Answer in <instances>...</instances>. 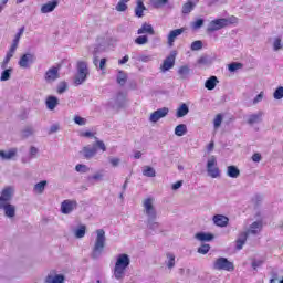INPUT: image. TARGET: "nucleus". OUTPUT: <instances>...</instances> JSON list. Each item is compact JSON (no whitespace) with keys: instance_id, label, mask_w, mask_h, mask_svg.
Here are the masks:
<instances>
[{"instance_id":"f257e3e1","label":"nucleus","mask_w":283,"mask_h":283,"mask_svg":"<svg viewBox=\"0 0 283 283\" xmlns=\"http://www.w3.org/2000/svg\"><path fill=\"white\" fill-rule=\"evenodd\" d=\"M132 263V260L129 259V255L127 254H119L117 256L115 268H114V276L116 280H123L125 277V271H127V268Z\"/></svg>"},{"instance_id":"f03ea898","label":"nucleus","mask_w":283,"mask_h":283,"mask_svg":"<svg viewBox=\"0 0 283 283\" xmlns=\"http://www.w3.org/2000/svg\"><path fill=\"white\" fill-rule=\"evenodd\" d=\"M96 233L97 235L91 254V258H93V260H98V258L103 255V251H105V230L98 229Z\"/></svg>"},{"instance_id":"7ed1b4c3","label":"nucleus","mask_w":283,"mask_h":283,"mask_svg":"<svg viewBox=\"0 0 283 283\" xmlns=\"http://www.w3.org/2000/svg\"><path fill=\"white\" fill-rule=\"evenodd\" d=\"M90 76V67L87 62L78 61L76 64V74L74 76V85H83Z\"/></svg>"},{"instance_id":"20e7f679","label":"nucleus","mask_w":283,"mask_h":283,"mask_svg":"<svg viewBox=\"0 0 283 283\" xmlns=\"http://www.w3.org/2000/svg\"><path fill=\"white\" fill-rule=\"evenodd\" d=\"M21 36H22L21 33L15 34L10 49L8 50L3 61L1 62V70H6V67H8L14 54H17V49L19 48V42L21 41Z\"/></svg>"},{"instance_id":"39448f33","label":"nucleus","mask_w":283,"mask_h":283,"mask_svg":"<svg viewBox=\"0 0 283 283\" xmlns=\"http://www.w3.org/2000/svg\"><path fill=\"white\" fill-rule=\"evenodd\" d=\"M212 269L214 271H235V265H233V262L227 260L224 256H220L213 262Z\"/></svg>"},{"instance_id":"423d86ee","label":"nucleus","mask_w":283,"mask_h":283,"mask_svg":"<svg viewBox=\"0 0 283 283\" xmlns=\"http://www.w3.org/2000/svg\"><path fill=\"white\" fill-rule=\"evenodd\" d=\"M228 25H231V22L227 18L216 19L209 22L207 27V32H218V30L228 28Z\"/></svg>"},{"instance_id":"0eeeda50","label":"nucleus","mask_w":283,"mask_h":283,"mask_svg":"<svg viewBox=\"0 0 283 283\" xmlns=\"http://www.w3.org/2000/svg\"><path fill=\"white\" fill-rule=\"evenodd\" d=\"M36 62V55L34 53L28 52L20 56V60L18 61L19 67L22 70H30L32 65Z\"/></svg>"},{"instance_id":"6e6552de","label":"nucleus","mask_w":283,"mask_h":283,"mask_svg":"<svg viewBox=\"0 0 283 283\" xmlns=\"http://www.w3.org/2000/svg\"><path fill=\"white\" fill-rule=\"evenodd\" d=\"M143 207L145 209V213L147 218L150 220H156L158 214L156 212V208L154 207V199L153 198L145 199Z\"/></svg>"},{"instance_id":"1a4fd4ad","label":"nucleus","mask_w":283,"mask_h":283,"mask_svg":"<svg viewBox=\"0 0 283 283\" xmlns=\"http://www.w3.org/2000/svg\"><path fill=\"white\" fill-rule=\"evenodd\" d=\"M14 196V188L12 186H8L2 189L0 192V206L10 205L12 198Z\"/></svg>"},{"instance_id":"9d476101","label":"nucleus","mask_w":283,"mask_h":283,"mask_svg":"<svg viewBox=\"0 0 283 283\" xmlns=\"http://www.w3.org/2000/svg\"><path fill=\"white\" fill-rule=\"evenodd\" d=\"M218 160H216V157H211L208 159L207 163V172L210 176V178H218L220 176V169L217 167Z\"/></svg>"},{"instance_id":"9b49d317","label":"nucleus","mask_w":283,"mask_h":283,"mask_svg":"<svg viewBox=\"0 0 283 283\" xmlns=\"http://www.w3.org/2000/svg\"><path fill=\"white\" fill-rule=\"evenodd\" d=\"M76 207H78V202H76V200L66 199L61 203V212L67 216L72 213Z\"/></svg>"},{"instance_id":"f8f14e48","label":"nucleus","mask_w":283,"mask_h":283,"mask_svg":"<svg viewBox=\"0 0 283 283\" xmlns=\"http://www.w3.org/2000/svg\"><path fill=\"white\" fill-rule=\"evenodd\" d=\"M176 65V51H172L170 55H168L160 67L161 72H169L171 67Z\"/></svg>"},{"instance_id":"ddd939ff","label":"nucleus","mask_w":283,"mask_h":283,"mask_svg":"<svg viewBox=\"0 0 283 283\" xmlns=\"http://www.w3.org/2000/svg\"><path fill=\"white\" fill-rule=\"evenodd\" d=\"M168 114L169 109L167 107L158 108L150 114L149 120L150 123H158L160 118H165Z\"/></svg>"},{"instance_id":"4468645a","label":"nucleus","mask_w":283,"mask_h":283,"mask_svg":"<svg viewBox=\"0 0 283 283\" xmlns=\"http://www.w3.org/2000/svg\"><path fill=\"white\" fill-rule=\"evenodd\" d=\"M60 74H59V67L57 66H52L51 69H49L45 74H44V81H46V83H54V81H57V78H60Z\"/></svg>"},{"instance_id":"2eb2a0df","label":"nucleus","mask_w":283,"mask_h":283,"mask_svg":"<svg viewBox=\"0 0 283 283\" xmlns=\"http://www.w3.org/2000/svg\"><path fill=\"white\" fill-rule=\"evenodd\" d=\"M0 210L3 211L6 218L12 219L17 216V207L12 203L0 206Z\"/></svg>"},{"instance_id":"dca6fc26","label":"nucleus","mask_w":283,"mask_h":283,"mask_svg":"<svg viewBox=\"0 0 283 283\" xmlns=\"http://www.w3.org/2000/svg\"><path fill=\"white\" fill-rule=\"evenodd\" d=\"M184 33H185V28L175 29L170 31L167 38V43L169 48H174V43H176V40L178 39V36H180V34H184Z\"/></svg>"},{"instance_id":"f3484780","label":"nucleus","mask_w":283,"mask_h":283,"mask_svg":"<svg viewBox=\"0 0 283 283\" xmlns=\"http://www.w3.org/2000/svg\"><path fill=\"white\" fill-rule=\"evenodd\" d=\"M57 7L59 0H52L41 7V12L42 14H49V12H54V10H56Z\"/></svg>"},{"instance_id":"a211bd4d","label":"nucleus","mask_w":283,"mask_h":283,"mask_svg":"<svg viewBox=\"0 0 283 283\" xmlns=\"http://www.w3.org/2000/svg\"><path fill=\"white\" fill-rule=\"evenodd\" d=\"M212 222L216 224V227L224 228L229 224V217L224 214H216L212 218Z\"/></svg>"},{"instance_id":"6ab92c4d","label":"nucleus","mask_w":283,"mask_h":283,"mask_svg":"<svg viewBox=\"0 0 283 283\" xmlns=\"http://www.w3.org/2000/svg\"><path fill=\"white\" fill-rule=\"evenodd\" d=\"M96 151H98L96 146H85L83 147L81 154L84 156V158H86V160H90V158H94V156H96Z\"/></svg>"},{"instance_id":"aec40b11","label":"nucleus","mask_w":283,"mask_h":283,"mask_svg":"<svg viewBox=\"0 0 283 283\" xmlns=\"http://www.w3.org/2000/svg\"><path fill=\"white\" fill-rule=\"evenodd\" d=\"M262 116H264V112L259 111L258 113L251 114L248 116V125H258L262 122Z\"/></svg>"},{"instance_id":"412c9836","label":"nucleus","mask_w":283,"mask_h":283,"mask_svg":"<svg viewBox=\"0 0 283 283\" xmlns=\"http://www.w3.org/2000/svg\"><path fill=\"white\" fill-rule=\"evenodd\" d=\"M249 238V233L241 232L235 240V249L237 251H242L243 247L247 244V239Z\"/></svg>"},{"instance_id":"4be33fe9","label":"nucleus","mask_w":283,"mask_h":283,"mask_svg":"<svg viewBox=\"0 0 283 283\" xmlns=\"http://www.w3.org/2000/svg\"><path fill=\"white\" fill-rule=\"evenodd\" d=\"M137 34H149L150 36H154V34H156V31L154 30V27H151V24L145 22L142 24V28L137 30Z\"/></svg>"},{"instance_id":"5701e85b","label":"nucleus","mask_w":283,"mask_h":283,"mask_svg":"<svg viewBox=\"0 0 283 283\" xmlns=\"http://www.w3.org/2000/svg\"><path fill=\"white\" fill-rule=\"evenodd\" d=\"M126 101H127V95L123 92H119L116 95L115 105H113V107L120 109V107H125Z\"/></svg>"},{"instance_id":"b1692460","label":"nucleus","mask_w":283,"mask_h":283,"mask_svg":"<svg viewBox=\"0 0 283 283\" xmlns=\"http://www.w3.org/2000/svg\"><path fill=\"white\" fill-rule=\"evenodd\" d=\"M156 219H148L147 220V228L154 233H163V227L159 222L155 221Z\"/></svg>"},{"instance_id":"393cba45","label":"nucleus","mask_w":283,"mask_h":283,"mask_svg":"<svg viewBox=\"0 0 283 283\" xmlns=\"http://www.w3.org/2000/svg\"><path fill=\"white\" fill-rule=\"evenodd\" d=\"M196 6H198V2H193L192 0H188L182 6V9H181L182 14H191V12H193V10H196Z\"/></svg>"},{"instance_id":"a878e982","label":"nucleus","mask_w":283,"mask_h":283,"mask_svg":"<svg viewBox=\"0 0 283 283\" xmlns=\"http://www.w3.org/2000/svg\"><path fill=\"white\" fill-rule=\"evenodd\" d=\"M213 238V234L208 232H198L195 234V239L198 240L199 242H211Z\"/></svg>"},{"instance_id":"bb28decb","label":"nucleus","mask_w":283,"mask_h":283,"mask_svg":"<svg viewBox=\"0 0 283 283\" xmlns=\"http://www.w3.org/2000/svg\"><path fill=\"white\" fill-rule=\"evenodd\" d=\"M45 105L50 112H53V109H56V106L59 105V97L56 96H49L45 101Z\"/></svg>"},{"instance_id":"cd10ccee","label":"nucleus","mask_w":283,"mask_h":283,"mask_svg":"<svg viewBox=\"0 0 283 283\" xmlns=\"http://www.w3.org/2000/svg\"><path fill=\"white\" fill-rule=\"evenodd\" d=\"M17 148H11L8 151L0 150V158H2V160H12V158L17 156Z\"/></svg>"},{"instance_id":"c85d7f7f","label":"nucleus","mask_w":283,"mask_h":283,"mask_svg":"<svg viewBox=\"0 0 283 283\" xmlns=\"http://www.w3.org/2000/svg\"><path fill=\"white\" fill-rule=\"evenodd\" d=\"M218 83H220V81H218V77L216 75H212L205 82V87L206 90L212 91L216 90V85H218Z\"/></svg>"},{"instance_id":"c756f323","label":"nucleus","mask_w":283,"mask_h":283,"mask_svg":"<svg viewBox=\"0 0 283 283\" xmlns=\"http://www.w3.org/2000/svg\"><path fill=\"white\" fill-rule=\"evenodd\" d=\"M2 70L3 71L1 73L0 81L1 82L10 81V78L12 77V72H14V70L12 67L8 69V64H7V67Z\"/></svg>"},{"instance_id":"7c9ffc66","label":"nucleus","mask_w":283,"mask_h":283,"mask_svg":"<svg viewBox=\"0 0 283 283\" xmlns=\"http://www.w3.org/2000/svg\"><path fill=\"white\" fill-rule=\"evenodd\" d=\"M145 10H147V8H145V3H143V1H138L135 8V17L143 19Z\"/></svg>"},{"instance_id":"2f4dec72","label":"nucleus","mask_w":283,"mask_h":283,"mask_svg":"<svg viewBox=\"0 0 283 283\" xmlns=\"http://www.w3.org/2000/svg\"><path fill=\"white\" fill-rule=\"evenodd\" d=\"M227 176L229 178H240V169L237 166H228Z\"/></svg>"},{"instance_id":"473e14b6","label":"nucleus","mask_w":283,"mask_h":283,"mask_svg":"<svg viewBox=\"0 0 283 283\" xmlns=\"http://www.w3.org/2000/svg\"><path fill=\"white\" fill-rule=\"evenodd\" d=\"M191 72V69L187 65H182L178 69L177 74H179L180 78L186 80L189 78V74Z\"/></svg>"},{"instance_id":"72a5a7b5","label":"nucleus","mask_w":283,"mask_h":283,"mask_svg":"<svg viewBox=\"0 0 283 283\" xmlns=\"http://www.w3.org/2000/svg\"><path fill=\"white\" fill-rule=\"evenodd\" d=\"M166 258V266H168V269H174L176 266V255L171 252H167Z\"/></svg>"},{"instance_id":"f704fd0d","label":"nucleus","mask_w":283,"mask_h":283,"mask_svg":"<svg viewBox=\"0 0 283 283\" xmlns=\"http://www.w3.org/2000/svg\"><path fill=\"white\" fill-rule=\"evenodd\" d=\"M65 282V276L63 274H56L55 276L49 275L46 277V283H63Z\"/></svg>"},{"instance_id":"c9c22d12","label":"nucleus","mask_w":283,"mask_h":283,"mask_svg":"<svg viewBox=\"0 0 283 283\" xmlns=\"http://www.w3.org/2000/svg\"><path fill=\"white\" fill-rule=\"evenodd\" d=\"M189 114V106L187 104H181L180 107L177 109V118H184Z\"/></svg>"},{"instance_id":"e433bc0d","label":"nucleus","mask_w":283,"mask_h":283,"mask_svg":"<svg viewBox=\"0 0 283 283\" xmlns=\"http://www.w3.org/2000/svg\"><path fill=\"white\" fill-rule=\"evenodd\" d=\"M35 132L36 130L33 128V126H25L22 129V138H30V136H34Z\"/></svg>"},{"instance_id":"4c0bfd02","label":"nucleus","mask_w":283,"mask_h":283,"mask_svg":"<svg viewBox=\"0 0 283 283\" xmlns=\"http://www.w3.org/2000/svg\"><path fill=\"white\" fill-rule=\"evenodd\" d=\"M46 186H48V181L42 180V181L35 184L33 191H35V193H43V191H45Z\"/></svg>"},{"instance_id":"58836bf2","label":"nucleus","mask_w":283,"mask_h":283,"mask_svg":"<svg viewBox=\"0 0 283 283\" xmlns=\"http://www.w3.org/2000/svg\"><path fill=\"white\" fill-rule=\"evenodd\" d=\"M262 229V221H254L251 226H250V233H252L253 235H255L259 231H261Z\"/></svg>"},{"instance_id":"ea45409f","label":"nucleus","mask_w":283,"mask_h":283,"mask_svg":"<svg viewBox=\"0 0 283 283\" xmlns=\"http://www.w3.org/2000/svg\"><path fill=\"white\" fill-rule=\"evenodd\" d=\"M143 175L146 176V178H156V170L150 166H146L143 169Z\"/></svg>"},{"instance_id":"a19ab883","label":"nucleus","mask_w":283,"mask_h":283,"mask_svg":"<svg viewBox=\"0 0 283 283\" xmlns=\"http://www.w3.org/2000/svg\"><path fill=\"white\" fill-rule=\"evenodd\" d=\"M187 134V125L185 124H179L175 128V136H185Z\"/></svg>"},{"instance_id":"79ce46f5","label":"nucleus","mask_w":283,"mask_h":283,"mask_svg":"<svg viewBox=\"0 0 283 283\" xmlns=\"http://www.w3.org/2000/svg\"><path fill=\"white\" fill-rule=\"evenodd\" d=\"M153 8H163L169 3V0H149Z\"/></svg>"},{"instance_id":"37998d69","label":"nucleus","mask_w":283,"mask_h":283,"mask_svg":"<svg viewBox=\"0 0 283 283\" xmlns=\"http://www.w3.org/2000/svg\"><path fill=\"white\" fill-rule=\"evenodd\" d=\"M149 43V36L147 35H139L135 39L136 45H147Z\"/></svg>"},{"instance_id":"c03bdc74","label":"nucleus","mask_w":283,"mask_h":283,"mask_svg":"<svg viewBox=\"0 0 283 283\" xmlns=\"http://www.w3.org/2000/svg\"><path fill=\"white\" fill-rule=\"evenodd\" d=\"M103 48L101 45L95 46L94 52H93V63L95 67H98L99 62H98V52H101Z\"/></svg>"},{"instance_id":"a18cd8bd","label":"nucleus","mask_w":283,"mask_h":283,"mask_svg":"<svg viewBox=\"0 0 283 283\" xmlns=\"http://www.w3.org/2000/svg\"><path fill=\"white\" fill-rule=\"evenodd\" d=\"M117 83H118V85H125V83H127V74H125V72H123V71L118 72Z\"/></svg>"},{"instance_id":"49530a36","label":"nucleus","mask_w":283,"mask_h":283,"mask_svg":"<svg viewBox=\"0 0 283 283\" xmlns=\"http://www.w3.org/2000/svg\"><path fill=\"white\" fill-rule=\"evenodd\" d=\"M205 25V19L199 18L196 21L191 22V29L192 30H200Z\"/></svg>"},{"instance_id":"de8ad7c7","label":"nucleus","mask_w":283,"mask_h":283,"mask_svg":"<svg viewBox=\"0 0 283 283\" xmlns=\"http://www.w3.org/2000/svg\"><path fill=\"white\" fill-rule=\"evenodd\" d=\"M209 251H211V245H209L207 243H205L198 248V253H200L201 255H207V253H209Z\"/></svg>"},{"instance_id":"09e8293b","label":"nucleus","mask_w":283,"mask_h":283,"mask_svg":"<svg viewBox=\"0 0 283 283\" xmlns=\"http://www.w3.org/2000/svg\"><path fill=\"white\" fill-rule=\"evenodd\" d=\"M85 231H86V228L85 226H80L76 230H75V238H85Z\"/></svg>"},{"instance_id":"8fccbe9b","label":"nucleus","mask_w":283,"mask_h":283,"mask_svg":"<svg viewBox=\"0 0 283 283\" xmlns=\"http://www.w3.org/2000/svg\"><path fill=\"white\" fill-rule=\"evenodd\" d=\"M75 171H77L78 174H87V171H90V167L83 164H77L75 166Z\"/></svg>"},{"instance_id":"3c124183","label":"nucleus","mask_w":283,"mask_h":283,"mask_svg":"<svg viewBox=\"0 0 283 283\" xmlns=\"http://www.w3.org/2000/svg\"><path fill=\"white\" fill-rule=\"evenodd\" d=\"M201 48H202V41L197 40L191 43L190 50H192V52H198Z\"/></svg>"},{"instance_id":"603ef678","label":"nucleus","mask_w":283,"mask_h":283,"mask_svg":"<svg viewBox=\"0 0 283 283\" xmlns=\"http://www.w3.org/2000/svg\"><path fill=\"white\" fill-rule=\"evenodd\" d=\"M273 50L274 52H277L279 50H282V39L275 38L273 41Z\"/></svg>"},{"instance_id":"864d4df0","label":"nucleus","mask_w":283,"mask_h":283,"mask_svg":"<svg viewBox=\"0 0 283 283\" xmlns=\"http://www.w3.org/2000/svg\"><path fill=\"white\" fill-rule=\"evenodd\" d=\"M67 92V82H60L57 85V94H64Z\"/></svg>"},{"instance_id":"5fc2aeb1","label":"nucleus","mask_w":283,"mask_h":283,"mask_svg":"<svg viewBox=\"0 0 283 283\" xmlns=\"http://www.w3.org/2000/svg\"><path fill=\"white\" fill-rule=\"evenodd\" d=\"M274 98L276 101H282V98H283V87L282 86H280L279 88L275 90Z\"/></svg>"},{"instance_id":"6e6d98bb","label":"nucleus","mask_w":283,"mask_h":283,"mask_svg":"<svg viewBox=\"0 0 283 283\" xmlns=\"http://www.w3.org/2000/svg\"><path fill=\"white\" fill-rule=\"evenodd\" d=\"M222 125V114H218L213 120L214 129H218Z\"/></svg>"},{"instance_id":"4d7b16f0","label":"nucleus","mask_w":283,"mask_h":283,"mask_svg":"<svg viewBox=\"0 0 283 283\" xmlns=\"http://www.w3.org/2000/svg\"><path fill=\"white\" fill-rule=\"evenodd\" d=\"M242 67V64L233 62L229 64L228 70L229 72H237V70H240Z\"/></svg>"},{"instance_id":"13d9d810","label":"nucleus","mask_w":283,"mask_h":283,"mask_svg":"<svg viewBox=\"0 0 283 283\" xmlns=\"http://www.w3.org/2000/svg\"><path fill=\"white\" fill-rule=\"evenodd\" d=\"M115 10H117V12H125L127 10V4L125 2L119 1L116 4Z\"/></svg>"},{"instance_id":"bf43d9fd","label":"nucleus","mask_w":283,"mask_h":283,"mask_svg":"<svg viewBox=\"0 0 283 283\" xmlns=\"http://www.w3.org/2000/svg\"><path fill=\"white\" fill-rule=\"evenodd\" d=\"M74 123H75L76 125L83 126V125H86L87 119H85V118H83V117H81V116H75V117H74Z\"/></svg>"},{"instance_id":"052dcab7","label":"nucleus","mask_w":283,"mask_h":283,"mask_svg":"<svg viewBox=\"0 0 283 283\" xmlns=\"http://www.w3.org/2000/svg\"><path fill=\"white\" fill-rule=\"evenodd\" d=\"M262 264H264V261H262V260H253L252 261V269L254 271H258V269H260V266H262Z\"/></svg>"},{"instance_id":"680f3d73","label":"nucleus","mask_w":283,"mask_h":283,"mask_svg":"<svg viewBox=\"0 0 283 283\" xmlns=\"http://www.w3.org/2000/svg\"><path fill=\"white\" fill-rule=\"evenodd\" d=\"M138 61H142V63H149V61H154V56H151V55H140Z\"/></svg>"},{"instance_id":"e2e57ef3","label":"nucleus","mask_w":283,"mask_h":283,"mask_svg":"<svg viewBox=\"0 0 283 283\" xmlns=\"http://www.w3.org/2000/svg\"><path fill=\"white\" fill-rule=\"evenodd\" d=\"M264 98V92H261L259 95H256L253 99V105H258V103H262Z\"/></svg>"},{"instance_id":"0e129e2a","label":"nucleus","mask_w":283,"mask_h":283,"mask_svg":"<svg viewBox=\"0 0 283 283\" xmlns=\"http://www.w3.org/2000/svg\"><path fill=\"white\" fill-rule=\"evenodd\" d=\"M108 160H109L112 167H118V165H120V159L119 158L111 157Z\"/></svg>"},{"instance_id":"69168bd1","label":"nucleus","mask_w":283,"mask_h":283,"mask_svg":"<svg viewBox=\"0 0 283 283\" xmlns=\"http://www.w3.org/2000/svg\"><path fill=\"white\" fill-rule=\"evenodd\" d=\"M36 154H39V148L34 147V146H31L30 147V157L31 158H36Z\"/></svg>"},{"instance_id":"338daca9","label":"nucleus","mask_w":283,"mask_h":283,"mask_svg":"<svg viewBox=\"0 0 283 283\" xmlns=\"http://www.w3.org/2000/svg\"><path fill=\"white\" fill-rule=\"evenodd\" d=\"M105 65H107V59L103 57L101 61H99V64L97 67H99V70L103 72L105 71Z\"/></svg>"},{"instance_id":"774afa93","label":"nucleus","mask_w":283,"mask_h":283,"mask_svg":"<svg viewBox=\"0 0 283 283\" xmlns=\"http://www.w3.org/2000/svg\"><path fill=\"white\" fill-rule=\"evenodd\" d=\"M60 126L59 124H53L50 129H49V134H56V132H59Z\"/></svg>"}]
</instances>
